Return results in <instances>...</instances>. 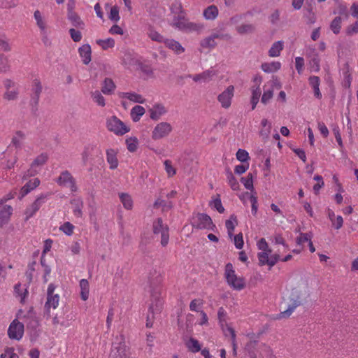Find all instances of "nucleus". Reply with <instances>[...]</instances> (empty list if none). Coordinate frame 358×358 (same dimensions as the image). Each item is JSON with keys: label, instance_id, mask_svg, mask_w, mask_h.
Returning <instances> with one entry per match:
<instances>
[{"label": "nucleus", "instance_id": "nucleus-26", "mask_svg": "<svg viewBox=\"0 0 358 358\" xmlns=\"http://www.w3.org/2000/svg\"><path fill=\"white\" fill-rule=\"evenodd\" d=\"M26 135L22 131H17L12 138L11 143L16 148L20 149L22 145L23 141L25 139Z\"/></svg>", "mask_w": 358, "mask_h": 358}, {"label": "nucleus", "instance_id": "nucleus-20", "mask_svg": "<svg viewBox=\"0 0 358 358\" xmlns=\"http://www.w3.org/2000/svg\"><path fill=\"white\" fill-rule=\"evenodd\" d=\"M13 208L10 206L6 205L0 210V226L3 227L9 221Z\"/></svg>", "mask_w": 358, "mask_h": 358}, {"label": "nucleus", "instance_id": "nucleus-44", "mask_svg": "<svg viewBox=\"0 0 358 358\" xmlns=\"http://www.w3.org/2000/svg\"><path fill=\"white\" fill-rule=\"evenodd\" d=\"M96 43L100 45L103 50H107L108 48H113L115 45V41L108 38L107 39H99L96 41Z\"/></svg>", "mask_w": 358, "mask_h": 358}, {"label": "nucleus", "instance_id": "nucleus-36", "mask_svg": "<svg viewBox=\"0 0 358 358\" xmlns=\"http://www.w3.org/2000/svg\"><path fill=\"white\" fill-rule=\"evenodd\" d=\"M200 45L203 48L213 49L217 45V43L215 42V39L213 37L212 34H210L209 36L201 41Z\"/></svg>", "mask_w": 358, "mask_h": 358}, {"label": "nucleus", "instance_id": "nucleus-42", "mask_svg": "<svg viewBox=\"0 0 358 358\" xmlns=\"http://www.w3.org/2000/svg\"><path fill=\"white\" fill-rule=\"evenodd\" d=\"M148 35L151 40L159 43H164L166 39L157 31L154 30L152 27H150L148 31Z\"/></svg>", "mask_w": 358, "mask_h": 358}, {"label": "nucleus", "instance_id": "nucleus-8", "mask_svg": "<svg viewBox=\"0 0 358 358\" xmlns=\"http://www.w3.org/2000/svg\"><path fill=\"white\" fill-rule=\"evenodd\" d=\"M56 182L60 186L69 187L71 192L77 191L76 180L69 171H62Z\"/></svg>", "mask_w": 358, "mask_h": 358}, {"label": "nucleus", "instance_id": "nucleus-54", "mask_svg": "<svg viewBox=\"0 0 358 358\" xmlns=\"http://www.w3.org/2000/svg\"><path fill=\"white\" fill-rule=\"evenodd\" d=\"M127 149L130 152H134L137 149L138 140L136 138H129L126 140Z\"/></svg>", "mask_w": 358, "mask_h": 358}, {"label": "nucleus", "instance_id": "nucleus-3", "mask_svg": "<svg viewBox=\"0 0 358 358\" xmlns=\"http://www.w3.org/2000/svg\"><path fill=\"white\" fill-rule=\"evenodd\" d=\"M289 303L288 308L281 312L279 315V318H287L289 317L295 308L302 304V300L301 298L300 292L296 289H293L289 296Z\"/></svg>", "mask_w": 358, "mask_h": 358}, {"label": "nucleus", "instance_id": "nucleus-4", "mask_svg": "<svg viewBox=\"0 0 358 358\" xmlns=\"http://www.w3.org/2000/svg\"><path fill=\"white\" fill-rule=\"evenodd\" d=\"M106 127L117 135H123L129 131V129L116 116H112L107 120Z\"/></svg>", "mask_w": 358, "mask_h": 358}, {"label": "nucleus", "instance_id": "nucleus-58", "mask_svg": "<svg viewBox=\"0 0 358 358\" xmlns=\"http://www.w3.org/2000/svg\"><path fill=\"white\" fill-rule=\"evenodd\" d=\"M236 158L241 162H245L249 159L248 152L242 149H239L236 152Z\"/></svg>", "mask_w": 358, "mask_h": 358}, {"label": "nucleus", "instance_id": "nucleus-34", "mask_svg": "<svg viewBox=\"0 0 358 358\" xmlns=\"http://www.w3.org/2000/svg\"><path fill=\"white\" fill-rule=\"evenodd\" d=\"M71 203L73 207V214L77 217H81L83 215L82 208L83 207V201L80 199H73L71 201Z\"/></svg>", "mask_w": 358, "mask_h": 358}, {"label": "nucleus", "instance_id": "nucleus-22", "mask_svg": "<svg viewBox=\"0 0 358 358\" xmlns=\"http://www.w3.org/2000/svg\"><path fill=\"white\" fill-rule=\"evenodd\" d=\"M67 18L71 22L72 26L83 29L85 24L80 17L76 12L67 13Z\"/></svg>", "mask_w": 358, "mask_h": 358}, {"label": "nucleus", "instance_id": "nucleus-49", "mask_svg": "<svg viewBox=\"0 0 358 358\" xmlns=\"http://www.w3.org/2000/svg\"><path fill=\"white\" fill-rule=\"evenodd\" d=\"M203 29V25L200 23H194L191 22L188 20L186 31L190 32V31H200Z\"/></svg>", "mask_w": 358, "mask_h": 358}, {"label": "nucleus", "instance_id": "nucleus-9", "mask_svg": "<svg viewBox=\"0 0 358 358\" xmlns=\"http://www.w3.org/2000/svg\"><path fill=\"white\" fill-rule=\"evenodd\" d=\"M24 334V324L17 320H14L8 329V335L10 339L20 340Z\"/></svg>", "mask_w": 358, "mask_h": 358}, {"label": "nucleus", "instance_id": "nucleus-12", "mask_svg": "<svg viewBox=\"0 0 358 358\" xmlns=\"http://www.w3.org/2000/svg\"><path fill=\"white\" fill-rule=\"evenodd\" d=\"M50 194H41L34 203H32L25 210L26 220L32 217L41 208V206L45 202L48 196Z\"/></svg>", "mask_w": 358, "mask_h": 358}, {"label": "nucleus", "instance_id": "nucleus-10", "mask_svg": "<svg viewBox=\"0 0 358 358\" xmlns=\"http://www.w3.org/2000/svg\"><path fill=\"white\" fill-rule=\"evenodd\" d=\"M172 131L171 125L165 122H160L156 125L152 133V138L154 140H159L167 136Z\"/></svg>", "mask_w": 358, "mask_h": 358}, {"label": "nucleus", "instance_id": "nucleus-28", "mask_svg": "<svg viewBox=\"0 0 358 358\" xmlns=\"http://www.w3.org/2000/svg\"><path fill=\"white\" fill-rule=\"evenodd\" d=\"M218 15V9L216 6L211 5L203 10V16L206 20H213Z\"/></svg>", "mask_w": 358, "mask_h": 358}, {"label": "nucleus", "instance_id": "nucleus-27", "mask_svg": "<svg viewBox=\"0 0 358 358\" xmlns=\"http://www.w3.org/2000/svg\"><path fill=\"white\" fill-rule=\"evenodd\" d=\"M164 43L177 54H180L185 51L184 48H182L178 41L173 39H166Z\"/></svg>", "mask_w": 358, "mask_h": 358}, {"label": "nucleus", "instance_id": "nucleus-53", "mask_svg": "<svg viewBox=\"0 0 358 358\" xmlns=\"http://www.w3.org/2000/svg\"><path fill=\"white\" fill-rule=\"evenodd\" d=\"M210 205L213 206V208H215L220 213H223L224 212V208L222 206L219 194H217V198L212 201Z\"/></svg>", "mask_w": 358, "mask_h": 358}, {"label": "nucleus", "instance_id": "nucleus-33", "mask_svg": "<svg viewBox=\"0 0 358 358\" xmlns=\"http://www.w3.org/2000/svg\"><path fill=\"white\" fill-rule=\"evenodd\" d=\"M283 49V43L282 41H276L275 42L270 50H268V55L271 57H278L280 54V52Z\"/></svg>", "mask_w": 358, "mask_h": 358}, {"label": "nucleus", "instance_id": "nucleus-62", "mask_svg": "<svg viewBox=\"0 0 358 358\" xmlns=\"http://www.w3.org/2000/svg\"><path fill=\"white\" fill-rule=\"evenodd\" d=\"M215 71L212 69L207 70L206 71H203V73H200L201 75V79L203 82H208L210 80L213 78V76L215 75Z\"/></svg>", "mask_w": 358, "mask_h": 358}, {"label": "nucleus", "instance_id": "nucleus-43", "mask_svg": "<svg viewBox=\"0 0 358 358\" xmlns=\"http://www.w3.org/2000/svg\"><path fill=\"white\" fill-rule=\"evenodd\" d=\"M92 98L93 101L97 103V105L103 107L106 105L105 99L101 94V92L96 90L92 92Z\"/></svg>", "mask_w": 358, "mask_h": 358}, {"label": "nucleus", "instance_id": "nucleus-1", "mask_svg": "<svg viewBox=\"0 0 358 358\" xmlns=\"http://www.w3.org/2000/svg\"><path fill=\"white\" fill-rule=\"evenodd\" d=\"M162 281L161 273L157 269L150 271L148 275V287L151 300L155 301V310L157 312L162 309V300L161 295V283Z\"/></svg>", "mask_w": 358, "mask_h": 358}, {"label": "nucleus", "instance_id": "nucleus-6", "mask_svg": "<svg viewBox=\"0 0 358 358\" xmlns=\"http://www.w3.org/2000/svg\"><path fill=\"white\" fill-rule=\"evenodd\" d=\"M192 224L196 229H211L215 227L212 219L205 213H197L192 217Z\"/></svg>", "mask_w": 358, "mask_h": 358}, {"label": "nucleus", "instance_id": "nucleus-37", "mask_svg": "<svg viewBox=\"0 0 358 358\" xmlns=\"http://www.w3.org/2000/svg\"><path fill=\"white\" fill-rule=\"evenodd\" d=\"M120 199L123 205V206L127 209L130 210L133 206V201L129 194L127 193H120L119 194Z\"/></svg>", "mask_w": 358, "mask_h": 358}, {"label": "nucleus", "instance_id": "nucleus-64", "mask_svg": "<svg viewBox=\"0 0 358 358\" xmlns=\"http://www.w3.org/2000/svg\"><path fill=\"white\" fill-rule=\"evenodd\" d=\"M234 240L236 248L241 249L244 244L243 234L241 233L236 234V236H234Z\"/></svg>", "mask_w": 358, "mask_h": 358}, {"label": "nucleus", "instance_id": "nucleus-63", "mask_svg": "<svg viewBox=\"0 0 358 358\" xmlns=\"http://www.w3.org/2000/svg\"><path fill=\"white\" fill-rule=\"evenodd\" d=\"M69 34L72 40L75 42H79L82 38V34L80 31L76 30L73 28L69 29Z\"/></svg>", "mask_w": 358, "mask_h": 358}, {"label": "nucleus", "instance_id": "nucleus-5", "mask_svg": "<svg viewBox=\"0 0 358 358\" xmlns=\"http://www.w3.org/2000/svg\"><path fill=\"white\" fill-rule=\"evenodd\" d=\"M153 233L155 234H161V244L162 246H166L169 240V227L163 223L162 218H157L153 222Z\"/></svg>", "mask_w": 358, "mask_h": 358}, {"label": "nucleus", "instance_id": "nucleus-31", "mask_svg": "<svg viewBox=\"0 0 358 358\" xmlns=\"http://www.w3.org/2000/svg\"><path fill=\"white\" fill-rule=\"evenodd\" d=\"M261 67L262 69L266 73H273L277 71L280 69L281 64L279 62L263 63Z\"/></svg>", "mask_w": 358, "mask_h": 358}, {"label": "nucleus", "instance_id": "nucleus-47", "mask_svg": "<svg viewBox=\"0 0 358 358\" xmlns=\"http://www.w3.org/2000/svg\"><path fill=\"white\" fill-rule=\"evenodd\" d=\"M342 19L341 17H336L330 24V28L335 34L340 32Z\"/></svg>", "mask_w": 358, "mask_h": 358}, {"label": "nucleus", "instance_id": "nucleus-30", "mask_svg": "<svg viewBox=\"0 0 358 358\" xmlns=\"http://www.w3.org/2000/svg\"><path fill=\"white\" fill-rule=\"evenodd\" d=\"M145 113V108L141 106H135L131 110V117L134 122H138Z\"/></svg>", "mask_w": 358, "mask_h": 358}, {"label": "nucleus", "instance_id": "nucleus-15", "mask_svg": "<svg viewBox=\"0 0 358 358\" xmlns=\"http://www.w3.org/2000/svg\"><path fill=\"white\" fill-rule=\"evenodd\" d=\"M34 19L36 22V24L40 29L41 34L44 36V39H47V26L46 22L43 19L41 12L36 10L34 13Z\"/></svg>", "mask_w": 358, "mask_h": 358}, {"label": "nucleus", "instance_id": "nucleus-51", "mask_svg": "<svg viewBox=\"0 0 358 358\" xmlns=\"http://www.w3.org/2000/svg\"><path fill=\"white\" fill-rule=\"evenodd\" d=\"M271 252V250H268L267 252H262L258 253V259L260 266L265 264L268 265V257Z\"/></svg>", "mask_w": 358, "mask_h": 358}, {"label": "nucleus", "instance_id": "nucleus-57", "mask_svg": "<svg viewBox=\"0 0 358 358\" xmlns=\"http://www.w3.org/2000/svg\"><path fill=\"white\" fill-rule=\"evenodd\" d=\"M59 229L64 234H66L68 236H70L73 232L74 226L69 222H66L63 225H62Z\"/></svg>", "mask_w": 358, "mask_h": 358}, {"label": "nucleus", "instance_id": "nucleus-35", "mask_svg": "<svg viewBox=\"0 0 358 358\" xmlns=\"http://www.w3.org/2000/svg\"><path fill=\"white\" fill-rule=\"evenodd\" d=\"M237 224H238L237 218L234 214H232L230 216V219L226 221L225 226L227 229L228 235L230 238H232L233 232L235 229V226Z\"/></svg>", "mask_w": 358, "mask_h": 358}, {"label": "nucleus", "instance_id": "nucleus-25", "mask_svg": "<svg viewBox=\"0 0 358 358\" xmlns=\"http://www.w3.org/2000/svg\"><path fill=\"white\" fill-rule=\"evenodd\" d=\"M24 318L25 319L27 328L28 329L36 330L39 326L38 320L31 314L27 313V315L24 316Z\"/></svg>", "mask_w": 358, "mask_h": 358}, {"label": "nucleus", "instance_id": "nucleus-7", "mask_svg": "<svg viewBox=\"0 0 358 358\" xmlns=\"http://www.w3.org/2000/svg\"><path fill=\"white\" fill-rule=\"evenodd\" d=\"M43 87L39 80L35 79L31 86V94L30 99V106L33 110H38L40 95L42 92Z\"/></svg>", "mask_w": 358, "mask_h": 358}, {"label": "nucleus", "instance_id": "nucleus-45", "mask_svg": "<svg viewBox=\"0 0 358 358\" xmlns=\"http://www.w3.org/2000/svg\"><path fill=\"white\" fill-rule=\"evenodd\" d=\"M227 175L228 183L230 185L231 188L233 190H238L239 189V184L236 178L234 176L231 171H229V169L227 170Z\"/></svg>", "mask_w": 358, "mask_h": 358}, {"label": "nucleus", "instance_id": "nucleus-46", "mask_svg": "<svg viewBox=\"0 0 358 358\" xmlns=\"http://www.w3.org/2000/svg\"><path fill=\"white\" fill-rule=\"evenodd\" d=\"M345 78V86L349 87L352 80V76L350 73V66L348 63H345L342 69Z\"/></svg>", "mask_w": 358, "mask_h": 358}, {"label": "nucleus", "instance_id": "nucleus-21", "mask_svg": "<svg viewBox=\"0 0 358 358\" xmlns=\"http://www.w3.org/2000/svg\"><path fill=\"white\" fill-rule=\"evenodd\" d=\"M116 88V85L111 78H106L102 83L101 92L104 94H112Z\"/></svg>", "mask_w": 358, "mask_h": 358}, {"label": "nucleus", "instance_id": "nucleus-29", "mask_svg": "<svg viewBox=\"0 0 358 358\" xmlns=\"http://www.w3.org/2000/svg\"><path fill=\"white\" fill-rule=\"evenodd\" d=\"M80 297L83 301H86L89 297L90 285L86 279H82L80 281Z\"/></svg>", "mask_w": 358, "mask_h": 358}, {"label": "nucleus", "instance_id": "nucleus-11", "mask_svg": "<svg viewBox=\"0 0 358 358\" xmlns=\"http://www.w3.org/2000/svg\"><path fill=\"white\" fill-rule=\"evenodd\" d=\"M55 286L51 283L49 285L47 291V301L45 304V308L46 312L49 314L50 308L52 307L54 309L56 308L59 303V296L57 294H54Z\"/></svg>", "mask_w": 358, "mask_h": 358}, {"label": "nucleus", "instance_id": "nucleus-18", "mask_svg": "<svg viewBox=\"0 0 358 358\" xmlns=\"http://www.w3.org/2000/svg\"><path fill=\"white\" fill-rule=\"evenodd\" d=\"M150 118L153 120H158L160 117L166 113L167 110L162 104H156L150 109Z\"/></svg>", "mask_w": 358, "mask_h": 358}, {"label": "nucleus", "instance_id": "nucleus-61", "mask_svg": "<svg viewBox=\"0 0 358 358\" xmlns=\"http://www.w3.org/2000/svg\"><path fill=\"white\" fill-rule=\"evenodd\" d=\"M188 20L173 21L171 25L174 27L178 28L179 30L186 31Z\"/></svg>", "mask_w": 358, "mask_h": 358}, {"label": "nucleus", "instance_id": "nucleus-48", "mask_svg": "<svg viewBox=\"0 0 358 358\" xmlns=\"http://www.w3.org/2000/svg\"><path fill=\"white\" fill-rule=\"evenodd\" d=\"M241 181L247 189H253V180L252 173H249L245 178H241Z\"/></svg>", "mask_w": 358, "mask_h": 358}, {"label": "nucleus", "instance_id": "nucleus-24", "mask_svg": "<svg viewBox=\"0 0 358 358\" xmlns=\"http://www.w3.org/2000/svg\"><path fill=\"white\" fill-rule=\"evenodd\" d=\"M117 152L113 149H108L106 151V159L110 164V169H115L118 166V160L116 157Z\"/></svg>", "mask_w": 358, "mask_h": 358}, {"label": "nucleus", "instance_id": "nucleus-41", "mask_svg": "<svg viewBox=\"0 0 358 358\" xmlns=\"http://www.w3.org/2000/svg\"><path fill=\"white\" fill-rule=\"evenodd\" d=\"M153 207L155 208H159L160 207H162L163 210H169L171 208H172L173 207V203L171 201H166L165 200H163L160 198H158L155 202L153 204Z\"/></svg>", "mask_w": 358, "mask_h": 358}, {"label": "nucleus", "instance_id": "nucleus-39", "mask_svg": "<svg viewBox=\"0 0 358 358\" xmlns=\"http://www.w3.org/2000/svg\"><path fill=\"white\" fill-rule=\"evenodd\" d=\"M320 59L317 53H314L310 59V68L311 71L318 72L320 69Z\"/></svg>", "mask_w": 358, "mask_h": 358}, {"label": "nucleus", "instance_id": "nucleus-23", "mask_svg": "<svg viewBox=\"0 0 358 358\" xmlns=\"http://www.w3.org/2000/svg\"><path fill=\"white\" fill-rule=\"evenodd\" d=\"M309 84L313 87L314 91V95L317 99L322 98V94L320 92L319 86L320 84V79L318 76H310L308 78Z\"/></svg>", "mask_w": 358, "mask_h": 358}, {"label": "nucleus", "instance_id": "nucleus-2", "mask_svg": "<svg viewBox=\"0 0 358 358\" xmlns=\"http://www.w3.org/2000/svg\"><path fill=\"white\" fill-rule=\"evenodd\" d=\"M225 277L229 285L234 289L241 290L245 287L244 280L237 277L231 263L227 264L225 266Z\"/></svg>", "mask_w": 358, "mask_h": 358}, {"label": "nucleus", "instance_id": "nucleus-59", "mask_svg": "<svg viewBox=\"0 0 358 358\" xmlns=\"http://www.w3.org/2000/svg\"><path fill=\"white\" fill-rule=\"evenodd\" d=\"M109 19L113 22H117L120 20L119 9L117 6H113L110 8Z\"/></svg>", "mask_w": 358, "mask_h": 358}, {"label": "nucleus", "instance_id": "nucleus-17", "mask_svg": "<svg viewBox=\"0 0 358 358\" xmlns=\"http://www.w3.org/2000/svg\"><path fill=\"white\" fill-rule=\"evenodd\" d=\"M118 96L121 99H127L134 103H144L145 101V99L141 94L135 92H119Z\"/></svg>", "mask_w": 358, "mask_h": 358}, {"label": "nucleus", "instance_id": "nucleus-32", "mask_svg": "<svg viewBox=\"0 0 358 358\" xmlns=\"http://www.w3.org/2000/svg\"><path fill=\"white\" fill-rule=\"evenodd\" d=\"M109 358H127L124 346L120 344L111 350Z\"/></svg>", "mask_w": 358, "mask_h": 358}, {"label": "nucleus", "instance_id": "nucleus-19", "mask_svg": "<svg viewBox=\"0 0 358 358\" xmlns=\"http://www.w3.org/2000/svg\"><path fill=\"white\" fill-rule=\"evenodd\" d=\"M40 184V180L38 178H34V180H30L27 182L21 189L20 190V199H22L25 195H27L31 190H33L36 187H37Z\"/></svg>", "mask_w": 358, "mask_h": 358}, {"label": "nucleus", "instance_id": "nucleus-38", "mask_svg": "<svg viewBox=\"0 0 358 358\" xmlns=\"http://www.w3.org/2000/svg\"><path fill=\"white\" fill-rule=\"evenodd\" d=\"M186 346L189 350L192 352H197L201 350V346L199 341L194 338H189V340L186 343Z\"/></svg>", "mask_w": 358, "mask_h": 358}, {"label": "nucleus", "instance_id": "nucleus-14", "mask_svg": "<svg viewBox=\"0 0 358 358\" xmlns=\"http://www.w3.org/2000/svg\"><path fill=\"white\" fill-rule=\"evenodd\" d=\"M234 87L229 85L217 97L219 102L224 108H228L231 106V99L234 96Z\"/></svg>", "mask_w": 358, "mask_h": 358}, {"label": "nucleus", "instance_id": "nucleus-13", "mask_svg": "<svg viewBox=\"0 0 358 358\" xmlns=\"http://www.w3.org/2000/svg\"><path fill=\"white\" fill-rule=\"evenodd\" d=\"M48 159V155L46 153H41L40 155L36 157L31 164L30 169L23 176L24 179H27V177L36 175L38 173L37 167L44 165Z\"/></svg>", "mask_w": 358, "mask_h": 358}, {"label": "nucleus", "instance_id": "nucleus-55", "mask_svg": "<svg viewBox=\"0 0 358 358\" xmlns=\"http://www.w3.org/2000/svg\"><path fill=\"white\" fill-rule=\"evenodd\" d=\"M14 291L17 294V296L21 297L20 301L23 302L24 299L26 298V296L28 294V291H27V288H25L24 289V292H22V289H21V284L19 283V284H17L15 285Z\"/></svg>", "mask_w": 358, "mask_h": 358}, {"label": "nucleus", "instance_id": "nucleus-60", "mask_svg": "<svg viewBox=\"0 0 358 358\" xmlns=\"http://www.w3.org/2000/svg\"><path fill=\"white\" fill-rule=\"evenodd\" d=\"M18 92L17 90H6L3 94V99L8 101L15 100L17 98Z\"/></svg>", "mask_w": 358, "mask_h": 358}, {"label": "nucleus", "instance_id": "nucleus-50", "mask_svg": "<svg viewBox=\"0 0 358 358\" xmlns=\"http://www.w3.org/2000/svg\"><path fill=\"white\" fill-rule=\"evenodd\" d=\"M8 58L2 54H0V73H6L9 70Z\"/></svg>", "mask_w": 358, "mask_h": 358}, {"label": "nucleus", "instance_id": "nucleus-16", "mask_svg": "<svg viewBox=\"0 0 358 358\" xmlns=\"http://www.w3.org/2000/svg\"><path fill=\"white\" fill-rule=\"evenodd\" d=\"M78 52L83 59V62L84 64L87 65L91 62L92 50L89 44H84L80 47L78 49Z\"/></svg>", "mask_w": 358, "mask_h": 358}, {"label": "nucleus", "instance_id": "nucleus-52", "mask_svg": "<svg viewBox=\"0 0 358 358\" xmlns=\"http://www.w3.org/2000/svg\"><path fill=\"white\" fill-rule=\"evenodd\" d=\"M313 179L317 181V183L313 186V191L315 194L319 193L320 189L324 185V182L323 181V178L320 175H316L314 176Z\"/></svg>", "mask_w": 358, "mask_h": 358}, {"label": "nucleus", "instance_id": "nucleus-40", "mask_svg": "<svg viewBox=\"0 0 358 358\" xmlns=\"http://www.w3.org/2000/svg\"><path fill=\"white\" fill-rule=\"evenodd\" d=\"M255 29V27L252 24H243L236 27V31L240 34H246L252 33Z\"/></svg>", "mask_w": 358, "mask_h": 358}, {"label": "nucleus", "instance_id": "nucleus-56", "mask_svg": "<svg viewBox=\"0 0 358 358\" xmlns=\"http://www.w3.org/2000/svg\"><path fill=\"white\" fill-rule=\"evenodd\" d=\"M273 96V90L272 89L265 90L261 99V102L266 105Z\"/></svg>", "mask_w": 358, "mask_h": 358}]
</instances>
